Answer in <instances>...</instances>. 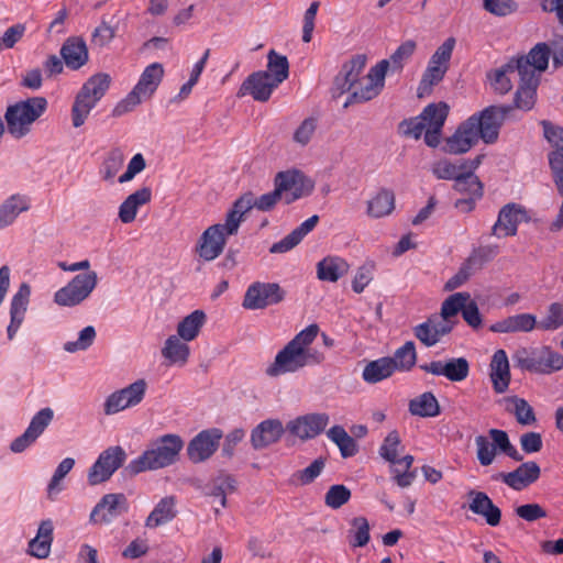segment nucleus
Segmentation results:
<instances>
[{
  "label": "nucleus",
  "instance_id": "f257e3e1",
  "mask_svg": "<svg viewBox=\"0 0 563 563\" xmlns=\"http://www.w3.org/2000/svg\"><path fill=\"white\" fill-rule=\"evenodd\" d=\"M319 333L317 323L309 324L297 333L275 356L265 373L269 377H278L287 373H296L306 366L320 364L324 361L323 353L310 349V344Z\"/></svg>",
  "mask_w": 563,
  "mask_h": 563
},
{
  "label": "nucleus",
  "instance_id": "f03ea898",
  "mask_svg": "<svg viewBox=\"0 0 563 563\" xmlns=\"http://www.w3.org/2000/svg\"><path fill=\"white\" fill-rule=\"evenodd\" d=\"M314 185L303 173L292 169L278 172L274 178V190L254 198L257 210L267 212L275 208L278 201L290 205L313 191Z\"/></svg>",
  "mask_w": 563,
  "mask_h": 563
},
{
  "label": "nucleus",
  "instance_id": "7ed1b4c3",
  "mask_svg": "<svg viewBox=\"0 0 563 563\" xmlns=\"http://www.w3.org/2000/svg\"><path fill=\"white\" fill-rule=\"evenodd\" d=\"M184 444L180 435L164 434L152 441L139 457L132 460L125 466L124 473L134 476L146 471L168 467L179 460Z\"/></svg>",
  "mask_w": 563,
  "mask_h": 563
},
{
  "label": "nucleus",
  "instance_id": "20e7f679",
  "mask_svg": "<svg viewBox=\"0 0 563 563\" xmlns=\"http://www.w3.org/2000/svg\"><path fill=\"white\" fill-rule=\"evenodd\" d=\"M110 84V75L98 73L88 78L82 85L71 108V121L75 128H79L85 123L90 110H92L97 102L106 95Z\"/></svg>",
  "mask_w": 563,
  "mask_h": 563
},
{
  "label": "nucleus",
  "instance_id": "39448f33",
  "mask_svg": "<svg viewBox=\"0 0 563 563\" xmlns=\"http://www.w3.org/2000/svg\"><path fill=\"white\" fill-rule=\"evenodd\" d=\"M165 70L161 63L146 66L134 88L114 107L113 117H121L132 111L142 100L150 99L162 82Z\"/></svg>",
  "mask_w": 563,
  "mask_h": 563
},
{
  "label": "nucleus",
  "instance_id": "423d86ee",
  "mask_svg": "<svg viewBox=\"0 0 563 563\" xmlns=\"http://www.w3.org/2000/svg\"><path fill=\"white\" fill-rule=\"evenodd\" d=\"M512 358L517 367L536 374L549 375L563 368V355L547 345L521 347Z\"/></svg>",
  "mask_w": 563,
  "mask_h": 563
},
{
  "label": "nucleus",
  "instance_id": "0eeeda50",
  "mask_svg": "<svg viewBox=\"0 0 563 563\" xmlns=\"http://www.w3.org/2000/svg\"><path fill=\"white\" fill-rule=\"evenodd\" d=\"M512 110L511 104L489 106L478 114L470 117L467 121L474 124L473 130L478 139H482L486 144H493L498 139L505 119Z\"/></svg>",
  "mask_w": 563,
  "mask_h": 563
},
{
  "label": "nucleus",
  "instance_id": "6e6552de",
  "mask_svg": "<svg viewBox=\"0 0 563 563\" xmlns=\"http://www.w3.org/2000/svg\"><path fill=\"white\" fill-rule=\"evenodd\" d=\"M98 283L97 273L88 271L76 275L54 295V301L62 307H75L86 300Z\"/></svg>",
  "mask_w": 563,
  "mask_h": 563
},
{
  "label": "nucleus",
  "instance_id": "1a4fd4ad",
  "mask_svg": "<svg viewBox=\"0 0 563 563\" xmlns=\"http://www.w3.org/2000/svg\"><path fill=\"white\" fill-rule=\"evenodd\" d=\"M286 297V291L277 283L255 282L251 284L243 298L242 306L249 310H263L278 305Z\"/></svg>",
  "mask_w": 563,
  "mask_h": 563
},
{
  "label": "nucleus",
  "instance_id": "9d476101",
  "mask_svg": "<svg viewBox=\"0 0 563 563\" xmlns=\"http://www.w3.org/2000/svg\"><path fill=\"white\" fill-rule=\"evenodd\" d=\"M126 460V453L120 445L106 449L100 453L97 461L88 472V482L90 485L103 483L119 470Z\"/></svg>",
  "mask_w": 563,
  "mask_h": 563
},
{
  "label": "nucleus",
  "instance_id": "9b49d317",
  "mask_svg": "<svg viewBox=\"0 0 563 563\" xmlns=\"http://www.w3.org/2000/svg\"><path fill=\"white\" fill-rule=\"evenodd\" d=\"M388 73V62H378L373 66L367 76V82L360 89L351 91L343 107L347 108L354 103H362L376 98L385 87V77Z\"/></svg>",
  "mask_w": 563,
  "mask_h": 563
},
{
  "label": "nucleus",
  "instance_id": "f8f14e48",
  "mask_svg": "<svg viewBox=\"0 0 563 563\" xmlns=\"http://www.w3.org/2000/svg\"><path fill=\"white\" fill-rule=\"evenodd\" d=\"M146 388V382L144 379H137L129 386L110 394L103 405L104 415H114L126 408L139 405L145 396Z\"/></svg>",
  "mask_w": 563,
  "mask_h": 563
},
{
  "label": "nucleus",
  "instance_id": "ddd939ff",
  "mask_svg": "<svg viewBox=\"0 0 563 563\" xmlns=\"http://www.w3.org/2000/svg\"><path fill=\"white\" fill-rule=\"evenodd\" d=\"M551 56L550 46L542 42L536 44L527 55L511 58L508 62V68H517L519 75L539 76L547 70Z\"/></svg>",
  "mask_w": 563,
  "mask_h": 563
},
{
  "label": "nucleus",
  "instance_id": "4468645a",
  "mask_svg": "<svg viewBox=\"0 0 563 563\" xmlns=\"http://www.w3.org/2000/svg\"><path fill=\"white\" fill-rule=\"evenodd\" d=\"M223 432L219 428H210L200 431L187 445L188 459L195 463L209 460L220 445Z\"/></svg>",
  "mask_w": 563,
  "mask_h": 563
},
{
  "label": "nucleus",
  "instance_id": "2eb2a0df",
  "mask_svg": "<svg viewBox=\"0 0 563 563\" xmlns=\"http://www.w3.org/2000/svg\"><path fill=\"white\" fill-rule=\"evenodd\" d=\"M366 63L367 56L365 54H356L342 65L341 70L334 77L333 97H340L345 92L352 91L358 82Z\"/></svg>",
  "mask_w": 563,
  "mask_h": 563
},
{
  "label": "nucleus",
  "instance_id": "dca6fc26",
  "mask_svg": "<svg viewBox=\"0 0 563 563\" xmlns=\"http://www.w3.org/2000/svg\"><path fill=\"white\" fill-rule=\"evenodd\" d=\"M529 220L530 217L522 206L515 202L507 203L498 213V219L492 228V235L514 236L517 234L518 224Z\"/></svg>",
  "mask_w": 563,
  "mask_h": 563
},
{
  "label": "nucleus",
  "instance_id": "f3484780",
  "mask_svg": "<svg viewBox=\"0 0 563 563\" xmlns=\"http://www.w3.org/2000/svg\"><path fill=\"white\" fill-rule=\"evenodd\" d=\"M494 255L495 252L489 246L479 247L473 251V253L461 265L457 273L445 283L444 290L452 291L461 287L470 279L475 271L481 269Z\"/></svg>",
  "mask_w": 563,
  "mask_h": 563
},
{
  "label": "nucleus",
  "instance_id": "a211bd4d",
  "mask_svg": "<svg viewBox=\"0 0 563 563\" xmlns=\"http://www.w3.org/2000/svg\"><path fill=\"white\" fill-rule=\"evenodd\" d=\"M329 421L328 413H308L289 421L286 430L300 440L313 439L324 431Z\"/></svg>",
  "mask_w": 563,
  "mask_h": 563
},
{
  "label": "nucleus",
  "instance_id": "6ab92c4d",
  "mask_svg": "<svg viewBox=\"0 0 563 563\" xmlns=\"http://www.w3.org/2000/svg\"><path fill=\"white\" fill-rule=\"evenodd\" d=\"M228 235L224 223L209 227L198 241L196 250L199 256L208 262L216 260L223 252Z\"/></svg>",
  "mask_w": 563,
  "mask_h": 563
},
{
  "label": "nucleus",
  "instance_id": "aec40b11",
  "mask_svg": "<svg viewBox=\"0 0 563 563\" xmlns=\"http://www.w3.org/2000/svg\"><path fill=\"white\" fill-rule=\"evenodd\" d=\"M423 372L444 376L451 382H462L470 374V363L465 357H452L445 361H432L419 366Z\"/></svg>",
  "mask_w": 563,
  "mask_h": 563
},
{
  "label": "nucleus",
  "instance_id": "412c9836",
  "mask_svg": "<svg viewBox=\"0 0 563 563\" xmlns=\"http://www.w3.org/2000/svg\"><path fill=\"white\" fill-rule=\"evenodd\" d=\"M31 294V286L27 283H22L11 298L9 311L10 322L7 327V336L9 341L14 339L25 319Z\"/></svg>",
  "mask_w": 563,
  "mask_h": 563
},
{
  "label": "nucleus",
  "instance_id": "4be33fe9",
  "mask_svg": "<svg viewBox=\"0 0 563 563\" xmlns=\"http://www.w3.org/2000/svg\"><path fill=\"white\" fill-rule=\"evenodd\" d=\"M128 511V500L123 494H107L93 508L90 519L93 522L109 523Z\"/></svg>",
  "mask_w": 563,
  "mask_h": 563
},
{
  "label": "nucleus",
  "instance_id": "5701e85b",
  "mask_svg": "<svg viewBox=\"0 0 563 563\" xmlns=\"http://www.w3.org/2000/svg\"><path fill=\"white\" fill-rule=\"evenodd\" d=\"M474 124L464 121L455 132L445 139L442 152L451 155H460L468 152L478 142V136L473 130Z\"/></svg>",
  "mask_w": 563,
  "mask_h": 563
},
{
  "label": "nucleus",
  "instance_id": "b1692460",
  "mask_svg": "<svg viewBox=\"0 0 563 563\" xmlns=\"http://www.w3.org/2000/svg\"><path fill=\"white\" fill-rule=\"evenodd\" d=\"M279 85L267 73L258 70L243 81L240 90L250 93L256 101L266 102Z\"/></svg>",
  "mask_w": 563,
  "mask_h": 563
},
{
  "label": "nucleus",
  "instance_id": "393cba45",
  "mask_svg": "<svg viewBox=\"0 0 563 563\" xmlns=\"http://www.w3.org/2000/svg\"><path fill=\"white\" fill-rule=\"evenodd\" d=\"M541 475V468L537 462L528 461L521 463L516 470L509 473H500L501 481L515 490H522L536 483Z\"/></svg>",
  "mask_w": 563,
  "mask_h": 563
},
{
  "label": "nucleus",
  "instance_id": "a878e982",
  "mask_svg": "<svg viewBox=\"0 0 563 563\" xmlns=\"http://www.w3.org/2000/svg\"><path fill=\"white\" fill-rule=\"evenodd\" d=\"M467 497L470 499L468 508L473 514L484 517L486 523L490 527H496L500 523L501 510L486 493L471 489L467 493Z\"/></svg>",
  "mask_w": 563,
  "mask_h": 563
},
{
  "label": "nucleus",
  "instance_id": "bb28decb",
  "mask_svg": "<svg viewBox=\"0 0 563 563\" xmlns=\"http://www.w3.org/2000/svg\"><path fill=\"white\" fill-rule=\"evenodd\" d=\"M286 428L278 419H267L257 424L251 433V443L255 450L276 443L285 433Z\"/></svg>",
  "mask_w": 563,
  "mask_h": 563
},
{
  "label": "nucleus",
  "instance_id": "cd10ccee",
  "mask_svg": "<svg viewBox=\"0 0 563 563\" xmlns=\"http://www.w3.org/2000/svg\"><path fill=\"white\" fill-rule=\"evenodd\" d=\"M539 322L537 317L532 313H518L508 316L501 320L496 321L489 327V331L494 333H517V332H531L538 328Z\"/></svg>",
  "mask_w": 563,
  "mask_h": 563
},
{
  "label": "nucleus",
  "instance_id": "c85d7f7f",
  "mask_svg": "<svg viewBox=\"0 0 563 563\" xmlns=\"http://www.w3.org/2000/svg\"><path fill=\"white\" fill-rule=\"evenodd\" d=\"M60 56L69 69L78 70L89 59L86 42L79 36L68 37L60 47Z\"/></svg>",
  "mask_w": 563,
  "mask_h": 563
},
{
  "label": "nucleus",
  "instance_id": "c756f323",
  "mask_svg": "<svg viewBox=\"0 0 563 563\" xmlns=\"http://www.w3.org/2000/svg\"><path fill=\"white\" fill-rule=\"evenodd\" d=\"M490 380L495 393H505L510 383L509 361L504 350H497L490 361Z\"/></svg>",
  "mask_w": 563,
  "mask_h": 563
},
{
  "label": "nucleus",
  "instance_id": "7c9ffc66",
  "mask_svg": "<svg viewBox=\"0 0 563 563\" xmlns=\"http://www.w3.org/2000/svg\"><path fill=\"white\" fill-rule=\"evenodd\" d=\"M32 207V198L29 196L14 194L8 197L0 205V229L12 224L20 213L27 211Z\"/></svg>",
  "mask_w": 563,
  "mask_h": 563
},
{
  "label": "nucleus",
  "instance_id": "2f4dec72",
  "mask_svg": "<svg viewBox=\"0 0 563 563\" xmlns=\"http://www.w3.org/2000/svg\"><path fill=\"white\" fill-rule=\"evenodd\" d=\"M319 222V216L314 214L303 221L299 227L294 229L289 234L283 238L280 241L274 243L269 252L273 254L286 253L297 246L303 238L311 232Z\"/></svg>",
  "mask_w": 563,
  "mask_h": 563
},
{
  "label": "nucleus",
  "instance_id": "473e14b6",
  "mask_svg": "<svg viewBox=\"0 0 563 563\" xmlns=\"http://www.w3.org/2000/svg\"><path fill=\"white\" fill-rule=\"evenodd\" d=\"M520 76V82L517 88V91L515 93L514 98V104H511L517 109L529 111L533 108L536 103L537 98V89L540 84V77L539 76Z\"/></svg>",
  "mask_w": 563,
  "mask_h": 563
},
{
  "label": "nucleus",
  "instance_id": "72a5a7b5",
  "mask_svg": "<svg viewBox=\"0 0 563 563\" xmlns=\"http://www.w3.org/2000/svg\"><path fill=\"white\" fill-rule=\"evenodd\" d=\"M254 206V195L247 191L240 196L232 205L225 217L227 234H235L239 231L240 224L243 221L245 213H247Z\"/></svg>",
  "mask_w": 563,
  "mask_h": 563
},
{
  "label": "nucleus",
  "instance_id": "f704fd0d",
  "mask_svg": "<svg viewBox=\"0 0 563 563\" xmlns=\"http://www.w3.org/2000/svg\"><path fill=\"white\" fill-rule=\"evenodd\" d=\"M175 496L162 498L145 520L146 528H157L172 521L177 516Z\"/></svg>",
  "mask_w": 563,
  "mask_h": 563
},
{
  "label": "nucleus",
  "instance_id": "c9c22d12",
  "mask_svg": "<svg viewBox=\"0 0 563 563\" xmlns=\"http://www.w3.org/2000/svg\"><path fill=\"white\" fill-rule=\"evenodd\" d=\"M349 272V264L338 256H327L317 264L320 280L335 283Z\"/></svg>",
  "mask_w": 563,
  "mask_h": 563
},
{
  "label": "nucleus",
  "instance_id": "e433bc0d",
  "mask_svg": "<svg viewBox=\"0 0 563 563\" xmlns=\"http://www.w3.org/2000/svg\"><path fill=\"white\" fill-rule=\"evenodd\" d=\"M394 373L395 363L391 357H380L366 364L362 377L368 384H376L390 377Z\"/></svg>",
  "mask_w": 563,
  "mask_h": 563
},
{
  "label": "nucleus",
  "instance_id": "4c0bfd02",
  "mask_svg": "<svg viewBox=\"0 0 563 563\" xmlns=\"http://www.w3.org/2000/svg\"><path fill=\"white\" fill-rule=\"evenodd\" d=\"M409 412L412 416L431 418L439 416L441 409L435 396L431 391H426L409 401Z\"/></svg>",
  "mask_w": 563,
  "mask_h": 563
},
{
  "label": "nucleus",
  "instance_id": "58836bf2",
  "mask_svg": "<svg viewBox=\"0 0 563 563\" xmlns=\"http://www.w3.org/2000/svg\"><path fill=\"white\" fill-rule=\"evenodd\" d=\"M395 209V195L391 190L382 188L375 197L367 202V213L373 218L388 216Z\"/></svg>",
  "mask_w": 563,
  "mask_h": 563
},
{
  "label": "nucleus",
  "instance_id": "ea45409f",
  "mask_svg": "<svg viewBox=\"0 0 563 563\" xmlns=\"http://www.w3.org/2000/svg\"><path fill=\"white\" fill-rule=\"evenodd\" d=\"M206 322V313L202 310H195L186 316L177 327V334L184 341L195 340Z\"/></svg>",
  "mask_w": 563,
  "mask_h": 563
},
{
  "label": "nucleus",
  "instance_id": "a19ab883",
  "mask_svg": "<svg viewBox=\"0 0 563 563\" xmlns=\"http://www.w3.org/2000/svg\"><path fill=\"white\" fill-rule=\"evenodd\" d=\"M236 489L235 478L225 473H220L214 477L209 486V490L206 493L208 496L219 498V504L222 508L227 507V495L233 493Z\"/></svg>",
  "mask_w": 563,
  "mask_h": 563
},
{
  "label": "nucleus",
  "instance_id": "79ce46f5",
  "mask_svg": "<svg viewBox=\"0 0 563 563\" xmlns=\"http://www.w3.org/2000/svg\"><path fill=\"white\" fill-rule=\"evenodd\" d=\"M541 125L545 140L555 148L548 155L549 164L554 163V158L563 162V128L547 120H543Z\"/></svg>",
  "mask_w": 563,
  "mask_h": 563
},
{
  "label": "nucleus",
  "instance_id": "37998d69",
  "mask_svg": "<svg viewBox=\"0 0 563 563\" xmlns=\"http://www.w3.org/2000/svg\"><path fill=\"white\" fill-rule=\"evenodd\" d=\"M4 119L23 121L24 123L32 125L35 121V97L9 104L7 107Z\"/></svg>",
  "mask_w": 563,
  "mask_h": 563
},
{
  "label": "nucleus",
  "instance_id": "c03bdc74",
  "mask_svg": "<svg viewBox=\"0 0 563 563\" xmlns=\"http://www.w3.org/2000/svg\"><path fill=\"white\" fill-rule=\"evenodd\" d=\"M416 48V41L407 40L397 47V49L390 55L388 59H382L380 62H388V71L391 74H398L404 69L405 65L412 57Z\"/></svg>",
  "mask_w": 563,
  "mask_h": 563
},
{
  "label": "nucleus",
  "instance_id": "a18cd8bd",
  "mask_svg": "<svg viewBox=\"0 0 563 563\" xmlns=\"http://www.w3.org/2000/svg\"><path fill=\"white\" fill-rule=\"evenodd\" d=\"M328 438L340 449L341 455L346 459L358 452L356 441L341 426H333L327 432Z\"/></svg>",
  "mask_w": 563,
  "mask_h": 563
},
{
  "label": "nucleus",
  "instance_id": "49530a36",
  "mask_svg": "<svg viewBox=\"0 0 563 563\" xmlns=\"http://www.w3.org/2000/svg\"><path fill=\"white\" fill-rule=\"evenodd\" d=\"M189 346L180 341L178 335H170L162 350L163 356L170 363L184 365L189 357Z\"/></svg>",
  "mask_w": 563,
  "mask_h": 563
},
{
  "label": "nucleus",
  "instance_id": "de8ad7c7",
  "mask_svg": "<svg viewBox=\"0 0 563 563\" xmlns=\"http://www.w3.org/2000/svg\"><path fill=\"white\" fill-rule=\"evenodd\" d=\"M278 84L284 82L289 76V62L287 56L271 49L267 54V69L264 70Z\"/></svg>",
  "mask_w": 563,
  "mask_h": 563
},
{
  "label": "nucleus",
  "instance_id": "09e8293b",
  "mask_svg": "<svg viewBox=\"0 0 563 563\" xmlns=\"http://www.w3.org/2000/svg\"><path fill=\"white\" fill-rule=\"evenodd\" d=\"M453 188L461 194H467L475 198L483 197V184L474 173H471V170H461L454 180Z\"/></svg>",
  "mask_w": 563,
  "mask_h": 563
},
{
  "label": "nucleus",
  "instance_id": "8fccbe9b",
  "mask_svg": "<svg viewBox=\"0 0 563 563\" xmlns=\"http://www.w3.org/2000/svg\"><path fill=\"white\" fill-rule=\"evenodd\" d=\"M506 401L514 405V408H507V411L514 413L519 424L531 426L536 423L537 418L534 410L526 399L519 398L518 396H510L506 398Z\"/></svg>",
  "mask_w": 563,
  "mask_h": 563
},
{
  "label": "nucleus",
  "instance_id": "3c124183",
  "mask_svg": "<svg viewBox=\"0 0 563 563\" xmlns=\"http://www.w3.org/2000/svg\"><path fill=\"white\" fill-rule=\"evenodd\" d=\"M448 114L449 106L440 101L438 103L428 104L420 113V118L426 122V128H443Z\"/></svg>",
  "mask_w": 563,
  "mask_h": 563
},
{
  "label": "nucleus",
  "instance_id": "603ef678",
  "mask_svg": "<svg viewBox=\"0 0 563 563\" xmlns=\"http://www.w3.org/2000/svg\"><path fill=\"white\" fill-rule=\"evenodd\" d=\"M488 435L492 439V444L496 446V451L499 450L501 453L517 462H521L523 460V456L511 444L506 431L499 429H489Z\"/></svg>",
  "mask_w": 563,
  "mask_h": 563
},
{
  "label": "nucleus",
  "instance_id": "864d4df0",
  "mask_svg": "<svg viewBox=\"0 0 563 563\" xmlns=\"http://www.w3.org/2000/svg\"><path fill=\"white\" fill-rule=\"evenodd\" d=\"M54 523L51 519L41 521L37 527V559L49 556L51 547L54 540Z\"/></svg>",
  "mask_w": 563,
  "mask_h": 563
},
{
  "label": "nucleus",
  "instance_id": "5fc2aeb1",
  "mask_svg": "<svg viewBox=\"0 0 563 563\" xmlns=\"http://www.w3.org/2000/svg\"><path fill=\"white\" fill-rule=\"evenodd\" d=\"M448 67H440L429 62L418 86V95L422 97L429 93L433 86L438 85L445 76Z\"/></svg>",
  "mask_w": 563,
  "mask_h": 563
},
{
  "label": "nucleus",
  "instance_id": "6e6d98bb",
  "mask_svg": "<svg viewBox=\"0 0 563 563\" xmlns=\"http://www.w3.org/2000/svg\"><path fill=\"white\" fill-rule=\"evenodd\" d=\"M391 361L395 363V371H409L417 361V352L412 341L406 342L401 347L397 349Z\"/></svg>",
  "mask_w": 563,
  "mask_h": 563
},
{
  "label": "nucleus",
  "instance_id": "4d7b16f0",
  "mask_svg": "<svg viewBox=\"0 0 563 563\" xmlns=\"http://www.w3.org/2000/svg\"><path fill=\"white\" fill-rule=\"evenodd\" d=\"M75 465V460L71 457L64 459L55 470V473L47 486V497L51 500L63 489L60 482L71 471Z\"/></svg>",
  "mask_w": 563,
  "mask_h": 563
},
{
  "label": "nucleus",
  "instance_id": "13d9d810",
  "mask_svg": "<svg viewBox=\"0 0 563 563\" xmlns=\"http://www.w3.org/2000/svg\"><path fill=\"white\" fill-rule=\"evenodd\" d=\"M124 155L119 148H112L104 157L100 174L104 180H111L121 169Z\"/></svg>",
  "mask_w": 563,
  "mask_h": 563
},
{
  "label": "nucleus",
  "instance_id": "bf43d9fd",
  "mask_svg": "<svg viewBox=\"0 0 563 563\" xmlns=\"http://www.w3.org/2000/svg\"><path fill=\"white\" fill-rule=\"evenodd\" d=\"M563 325V303L552 302L548 307L547 316L539 321L538 328L543 331H555Z\"/></svg>",
  "mask_w": 563,
  "mask_h": 563
},
{
  "label": "nucleus",
  "instance_id": "052dcab7",
  "mask_svg": "<svg viewBox=\"0 0 563 563\" xmlns=\"http://www.w3.org/2000/svg\"><path fill=\"white\" fill-rule=\"evenodd\" d=\"M351 490L345 485L335 484L325 493L324 504L332 509H339L351 499Z\"/></svg>",
  "mask_w": 563,
  "mask_h": 563
},
{
  "label": "nucleus",
  "instance_id": "680f3d73",
  "mask_svg": "<svg viewBox=\"0 0 563 563\" xmlns=\"http://www.w3.org/2000/svg\"><path fill=\"white\" fill-rule=\"evenodd\" d=\"M470 300L468 292H455L448 297L441 307V316L444 320L456 316L462 311L464 303Z\"/></svg>",
  "mask_w": 563,
  "mask_h": 563
},
{
  "label": "nucleus",
  "instance_id": "e2e57ef3",
  "mask_svg": "<svg viewBox=\"0 0 563 563\" xmlns=\"http://www.w3.org/2000/svg\"><path fill=\"white\" fill-rule=\"evenodd\" d=\"M353 540L350 541L352 547H365L371 539L369 523L365 517H355L351 521Z\"/></svg>",
  "mask_w": 563,
  "mask_h": 563
},
{
  "label": "nucleus",
  "instance_id": "0e129e2a",
  "mask_svg": "<svg viewBox=\"0 0 563 563\" xmlns=\"http://www.w3.org/2000/svg\"><path fill=\"white\" fill-rule=\"evenodd\" d=\"M476 456L482 466L493 464L496 457V446L485 435L475 437Z\"/></svg>",
  "mask_w": 563,
  "mask_h": 563
},
{
  "label": "nucleus",
  "instance_id": "69168bd1",
  "mask_svg": "<svg viewBox=\"0 0 563 563\" xmlns=\"http://www.w3.org/2000/svg\"><path fill=\"white\" fill-rule=\"evenodd\" d=\"M96 339V330L92 325L84 328L78 335L77 341H69L64 344V350L68 353L85 351L90 347Z\"/></svg>",
  "mask_w": 563,
  "mask_h": 563
},
{
  "label": "nucleus",
  "instance_id": "338daca9",
  "mask_svg": "<svg viewBox=\"0 0 563 563\" xmlns=\"http://www.w3.org/2000/svg\"><path fill=\"white\" fill-rule=\"evenodd\" d=\"M517 68H508V63L501 68L496 69L492 75H488L492 86L496 92L505 95L512 88L511 80L507 77V73H514Z\"/></svg>",
  "mask_w": 563,
  "mask_h": 563
},
{
  "label": "nucleus",
  "instance_id": "774afa93",
  "mask_svg": "<svg viewBox=\"0 0 563 563\" xmlns=\"http://www.w3.org/2000/svg\"><path fill=\"white\" fill-rule=\"evenodd\" d=\"M317 129V119L307 118L294 132L292 140L295 143L306 146L312 139Z\"/></svg>",
  "mask_w": 563,
  "mask_h": 563
}]
</instances>
